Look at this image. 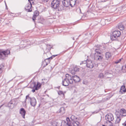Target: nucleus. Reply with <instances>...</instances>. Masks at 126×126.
<instances>
[{
    "label": "nucleus",
    "instance_id": "nucleus-1",
    "mask_svg": "<svg viewBox=\"0 0 126 126\" xmlns=\"http://www.w3.org/2000/svg\"><path fill=\"white\" fill-rule=\"evenodd\" d=\"M60 1L58 0H53L51 2V7L55 9H58L59 10V8L60 7V10H64L62 6H59Z\"/></svg>",
    "mask_w": 126,
    "mask_h": 126
},
{
    "label": "nucleus",
    "instance_id": "nucleus-2",
    "mask_svg": "<svg viewBox=\"0 0 126 126\" xmlns=\"http://www.w3.org/2000/svg\"><path fill=\"white\" fill-rule=\"evenodd\" d=\"M10 53V51L8 50L5 51H0V59H4Z\"/></svg>",
    "mask_w": 126,
    "mask_h": 126
},
{
    "label": "nucleus",
    "instance_id": "nucleus-3",
    "mask_svg": "<svg viewBox=\"0 0 126 126\" xmlns=\"http://www.w3.org/2000/svg\"><path fill=\"white\" fill-rule=\"evenodd\" d=\"M41 86V84L39 83L38 82L36 85L35 82L32 83L30 86L31 88L33 89L32 91L34 93L35 90H38L40 88Z\"/></svg>",
    "mask_w": 126,
    "mask_h": 126
},
{
    "label": "nucleus",
    "instance_id": "nucleus-4",
    "mask_svg": "<svg viewBox=\"0 0 126 126\" xmlns=\"http://www.w3.org/2000/svg\"><path fill=\"white\" fill-rule=\"evenodd\" d=\"M121 35V32L118 31H114L112 33V35L111 36V39L112 40H115Z\"/></svg>",
    "mask_w": 126,
    "mask_h": 126
},
{
    "label": "nucleus",
    "instance_id": "nucleus-5",
    "mask_svg": "<svg viewBox=\"0 0 126 126\" xmlns=\"http://www.w3.org/2000/svg\"><path fill=\"white\" fill-rule=\"evenodd\" d=\"M106 120L110 123H111L110 126H112V123L111 121H112L114 118L112 114L111 113L108 114H107L105 116Z\"/></svg>",
    "mask_w": 126,
    "mask_h": 126
},
{
    "label": "nucleus",
    "instance_id": "nucleus-6",
    "mask_svg": "<svg viewBox=\"0 0 126 126\" xmlns=\"http://www.w3.org/2000/svg\"><path fill=\"white\" fill-rule=\"evenodd\" d=\"M65 77L67 79V81L69 84H72L73 83L74 81L73 76H71L69 74H67L65 75Z\"/></svg>",
    "mask_w": 126,
    "mask_h": 126
},
{
    "label": "nucleus",
    "instance_id": "nucleus-7",
    "mask_svg": "<svg viewBox=\"0 0 126 126\" xmlns=\"http://www.w3.org/2000/svg\"><path fill=\"white\" fill-rule=\"evenodd\" d=\"M86 62V65L87 67L90 68H92L94 66V64L92 61L91 60H87Z\"/></svg>",
    "mask_w": 126,
    "mask_h": 126
},
{
    "label": "nucleus",
    "instance_id": "nucleus-8",
    "mask_svg": "<svg viewBox=\"0 0 126 126\" xmlns=\"http://www.w3.org/2000/svg\"><path fill=\"white\" fill-rule=\"evenodd\" d=\"M62 122L60 120H57L52 124V126H61L62 125Z\"/></svg>",
    "mask_w": 126,
    "mask_h": 126
},
{
    "label": "nucleus",
    "instance_id": "nucleus-9",
    "mask_svg": "<svg viewBox=\"0 0 126 126\" xmlns=\"http://www.w3.org/2000/svg\"><path fill=\"white\" fill-rule=\"evenodd\" d=\"M32 7V3L31 2H30V3L27 4L25 7V10L28 12H31L32 11V9L31 8Z\"/></svg>",
    "mask_w": 126,
    "mask_h": 126
},
{
    "label": "nucleus",
    "instance_id": "nucleus-10",
    "mask_svg": "<svg viewBox=\"0 0 126 126\" xmlns=\"http://www.w3.org/2000/svg\"><path fill=\"white\" fill-rule=\"evenodd\" d=\"M15 103V102L14 100H12L8 103V106L10 108L12 109L14 107Z\"/></svg>",
    "mask_w": 126,
    "mask_h": 126
},
{
    "label": "nucleus",
    "instance_id": "nucleus-11",
    "mask_svg": "<svg viewBox=\"0 0 126 126\" xmlns=\"http://www.w3.org/2000/svg\"><path fill=\"white\" fill-rule=\"evenodd\" d=\"M103 56L101 55H94V59L96 60L100 61L102 59Z\"/></svg>",
    "mask_w": 126,
    "mask_h": 126
},
{
    "label": "nucleus",
    "instance_id": "nucleus-12",
    "mask_svg": "<svg viewBox=\"0 0 126 126\" xmlns=\"http://www.w3.org/2000/svg\"><path fill=\"white\" fill-rule=\"evenodd\" d=\"M62 83V85L64 86H67L68 85L69 83L68 82L67 79H66V77L63 80Z\"/></svg>",
    "mask_w": 126,
    "mask_h": 126
},
{
    "label": "nucleus",
    "instance_id": "nucleus-13",
    "mask_svg": "<svg viewBox=\"0 0 126 126\" xmlns=\"http://www.w3.org/2000/svg\"><path fill=\"white\" fill-rule=\"evenodd\" d=\"M22 117L24 118H25L26 111L23 108H21L19 111Z\"/></svg>",
    "mask_w": 126,
    "mask_h": 126
},
{
    "label": "nucleus",
    "instance_id": "nucleus-14",
    "mask_svg": "<svg viewBox=\"0 0 126 126\" xmlns=\"http://www.w3.org/2000/svg\"><path fill=\"white\" fill-rule=\"evenodd\" d=\"M62 3L63 6L65 7H67L69 6L70 4V2L67 1L65 0H63Z\"/></svg>",
    "mask_w": 126,
    "mask_h": 126
},
{
    "label": "nucleus",
    "instance_id": "nucleus-15",
    "mask_svg": "<svg viewBox=\"0 0 126 126\" xmlns=\"http://www.w3.org/2000/svg\"><path fill=\"white\" fill-rule=\"evenodd\" d=\"M30 102L32 106L34 107L36 105V102L35 99L34 97L32 98V100Z\"/></svg>",
    "mask_w": 126,
    "mask_h": 126
},
{
    "label": "nucleus",
    "instance_id": "nucleus-16",
    "mask_svg": "<svg viewBox=\"0 0 126 126\" xmlns=\"http://www.w3.org/2000/svg\"><path fill=\"white\" fill-rule=\"evenodd\" d=\"M74 81L75 82H79L80 81L79 78L76 75L73 76Z\"/></svg>",
    "mask_w": 126,
    "mask_h": 126
},
{
    "label": "nucleus",
    "instance_id": "nucleus-17",
    "mask_svg": "<svg viewBox=\"0 0 126 126\" xmlns=\"http://www.w3.org/2000/svg\"><path fill=\"white\" fill-rule=\"evenodd\" d=\"M74 71L72 70L71 71V73L72 74H75V72L78 71L79 70V68L75 66L74 68Z\"/></svg>",
    "mask_w": 126,
    "mask_h": 126
},
{
    "label": "nucleus",
    "instance_id": "nucleus-18",
    "mask_svg": "<svg viewBox=\"0 0 126 126\" xmlns=\"http://www.w3.org/2000/svg\"><path fill=\"white\" fill-rule=\"evenodd\" d=\"M122 116H125L126 115V111L124 109H122L119 110Z\"/></svg>",
    "mask_w": 126,
    "mask_h": 126
},
{
    "label": "nucleus",
    "instance_id": "nucleus-19",
    "mask_svg": "<svg viewBox=\"0 0 126 126\" xmlns=\"http://www.w3.org/2000/svg\"><path fill=\"white\" fill-rule=\"evenodd\" d=\"M124 26L122 23H119L118 25V28L121 30H123L125 28Z\"/></svg>",
    "mask_w": 126,
    "mask_h": 126
},
{
    "label": "nucleus",
    "instance_id": "nucleus-20",
    "mask_svg": "<svg viewBox=\"0 0 126 126\" xmlns=\"http://www.w3.org/2000/svg\"><path fill=\"white\" fill-rule=\"evenodd\" d=\"M126 91V90L125 86H122L120 89V93L123 94V92L124 93Z\"/></svg>",
    "mask_w": 126,
    "mask_h": 126
},
{
    "label": "nucleus",
    "instance_id": "nucleus-21",
    "mask_svg": "<svg viewBox=\"0 0 126 126\" xmlns=\"http://www.w3.org/2000/svg\"><path fill=\"white\" fill-rule=\"evenodd\" d=\"M95 53H94V55H101V51L99 49H96L95 50Z\"/></svg>",
    "mask_w": 126,
    "mask_h": 126
},
{
    "label": "nucleus",
    "instance_id": "nucleus-22",
    "mask_svg": "<svg viewBox=\"0 0 126 126\" xmlns=\"http://www.w3.org/2000/svg\"><path fill=\"white\" fill-rule=\"evenodd\" d=\"M76 0H71L70 1V5L72 7H73V6H74L75 4L76 1Z\"/></svg>",
    "mask_w": 126,
    "mask_h": 126
},
{
    "label": "nucleus",
    "instance_id": "nucleus-23",
    "mask_svg": "<svg viewBox=\"0 0 126 126\" xmlns=\"http://www.w3.org/2000/svg\"><path fill=\"white\" fill-rule=\"evenodd\" d=\"M105 57L107 59H108L111 57V55L110 53L109 52H107L105 54Z\"/></svg>",
    "mask_w": 126,
    "mask_h": 126
},
{
    "label": "nucleus",
    "instance_id": "nucleus-24",
    "mask_svg": "<svg viewBox=\"0 0 126 126\" xmlns=\"http://www.w3.org/2000/svg\"><path fill=\"white\" fill-rule=\"evenodd\" d=\"M115 114L116 115L117 117L120 118L122 117L121 114L120 112L119 111H116L115 112Z\"/></svg>",
    "mask_w": 126,
    "mask_h": 126
},
{
    "label": "nucleus",
    "instance_id": "nucleus-25",
    "mask_svg": "<svg viewBox=\"0 0 126 126\" xmlns=\"http://www.w3.org/2000/svg\"><path fill=\"white\" fill-rule=\"evenodd\" d=\"M73 126H80L79 123L78 121H74L73 123Z\"/></svg>",
    "mask_w": 126,
    "mask_h": 126
},
{
    "label": "nucleus",
    "instance_id": "nucleus-26",
    "mask_svg": "<svg viewBox=\"0 0 126 126\" xmlns=\"http://www.w3.org/2000/svg\"><path fill=\"white\" fill-rule=\"evenodd\" d=\"M27 99H28L29 101L30 102L32 100V98H31L29 96V95H28L26 96V99L25 101V102H26Z\"/></svg>",
    "mask_w": 126,
    "mask_h": 126
},
{
    "label": "nucleus",
    "instance_id": "nucleus-27",
    "mask_svg": "<svg viewBox=\"0 0 126 126\" xmlns=\"http://www.w3.org/2000/svg\"><path fill=\"white\" fill-rule=\"evenodd\" d=\"M52 59V57H50L48 58L45 59L44 60L46 61V63L48 64L50 62V59Z\"/></svg>",
    "mask_w": 126,
    "mask_h": 126
},
{
    "label": "nucleus",
    "instance_id": "nucleus-28",
    "mask_svg": "<svg viewBox=\"0 0 126 126\" xmlns=\"http://www.w3.org/2000/svg\"><path fill=\"white\" fill-rule=\"evenodd\" d=\"M60 112L62 113H64L65 112L64 108L63 107L61 108L60 110Z\"/></svg>",
    "mask_w": 126,
    "mask_h": 126
},
{
    "label": "nucleus",
    "instance_id": "nucleus-29",
    "mask_svg": "<svg viewBox=\"0 0 126 126\" xmlns=\"http://www.w3.org/2000/svg\"><path fill=\"white\" fill-rule=\"evenodd\" d=\"M121 120V118L119 117H117L116 119L115 122L116 124H118L119 123Z\"/></svg>",
    "mask_w": 126,
    "mask_h": 126
},
{
    "label": "nucleus",
    "instance_id": "nucleus-30",
    "mask_svg": "<svg viewBox=\"0 0 126 126\" xmlns=\"http://www.w3.org/2000/svg\"><path fill=\"white\" fill-rule=\"evenodd\" d=\"M4 68V66L3 65H0V74L2 72V69Z\"/></svg>",
    "mask_w": 126,
    "mask_h": 126
},
{
    "label": "nucleus",
    "instance_id": "nucleus-31",
    "mask_svg": "<svg viewBox=\"0 0 126 126\" xmlns=\"http://www.w3.org/2000/svg\"><path fill=\"white\" fill-rule=\"evenodd\" d=\"M58 94L59 95H61L63 94V96H64V93L63 92V91H59L58 92Z\"/></svg>",
    "mask_w": 126,
    "mask_h": 126
},
{
    "label": "nucleus",
    "instance_id": "nucleus-32",
    "mask_svg": "<svg viewBox=\"0 0 126 126\" xmlns=\"http://www.w3.org/2000/svg\"><path fill=\"white\" fill-rule=\"evenodd\" d=\"M104 77H105L104 75H103V73H100L99 74L98 77L100 78H102Z\"/></svg>",
    "mask_w": 126,
    "mask_h": 126
},
{
    "label": "nucleus",
    "instance_id": "nucleus-33",
    "mask_svg": "<svg viewBox=\"0 0 126 126\" xmlns=\"http://www.w3.org/2000/svg\"><path fill=\"white\" fill-rule=\"evenodd\" d=\"M46 62V61H45V60H44V61L43 62L42 65L44 67H45L48 64H47Z\"/></svg>",
    "mask_w": 126,
    "mask_h": 126
},
{
    "label": "nucleus",
    "instance_id": "nucleus-34",
    "mask_svg": "<svg viewBox=\"0 0 126 126\" xmlns=\"http://www.w3.org/2000/svg\"><path fill=\"white\" fill-rule=\"evenodd\" d=\"M123 59V58H121V59H119V60H117L116 61H115L114 62V63L116 64L118 63H120V62L121 61V60H122Z\"/></svg>",
    "mask_w": 126,
    "mask_h": 126
},
{
    "label": "nucleus",
    "instance_id": "nucleus-35",
    "mask_svg": "<svg viewBox=\"0 0 126 126\" xmlns=\"http://www.w3.org/2000/svg\"><path fill=\"white\" fill-rule=\"evenodd\" d=\"M39 15V13L38 11H35L34 12V15L36 16H38Z\"/></svg>",
    "mask_w": 126,
    "mask_h": 126
},
{
    "label": "nucleus",
    "instance_id": "nucleus-36",
    "mask_svg": "<svg viewBox=\"0 0 126 126\" xmlns=\"http://www.w3.org/2000/svg\"><path fill=\"white\" fill-rule=\"evenodd\" d=\"M122 70H126V65H124L122 67Z\"/></svg>",
    "mask_w": 126,
    "mask_h": 126
},
{
    "label": "nucleus",
    "instance_id": "nucleus-37",
    "mask_svg": "<svg viewBox=\"0 0 126 126\" xmlns=\"http://www.w3.org/2000/svg\"><path fill=\"white\" fill-rule=\"evenodd\" d=\"M67 125H68V126H72V125L70 121H69L67 122Z\"/></svg>",
    "mask_w": 126,
    "mask_h": 126
},
{
    "label": "nucleus",
    "instance_id": "nucleus-38",
    "mask_svg": "<svg viewBox=\"0 0 126 126\" xmlns=\"http://www.w3.org/2000/svg\"><path fill=\"white\" fill-rule=\"evenodd\" d=\"M37 16H35V15H33V16L32 17V20L34 21L35 19V18Z\"/></svg>",
    "mask_w": 126,
    "mask_h": 126
},
{
    "label": "nucleus",
    "instance_id": "nucleus-39",
    "mask_svg": "<svg viewBox=\"0 0 126 126\" xmlns=\"http://www.w3.org/2000/svg\"><path fill=\"white\" fill-rule=\"evenodd\" d=\"M108 74H109V73L107 71H106L105 72V73L104 75L105 77L107 75H108Z\"/></svg>",
    "mask_w": 126,
    "mask_h": 126
},
{
    "label": "nucleus",
    "instance_id": "nucleus-40",
    "mask_svg": "<svg viewBox=\"0 0 126 126\" xmlns=\"http://www.w3.org/2000/svg\"><path fill=\"white\" fill-rule=\"evenodd\" d=\"M66 120L67 122H69V121H70L69 118L68 117L67 118Z\"/></svg>",
    "mask_w": 126,
    "mask_h": 126
},
{
    "label": "nucleus",
    "instance_id": "nucleus-41",
    "mask_svg": "<svg viewBox=\"0 0 126 126\" xmlns=\"http://www.w3.org/2000/svg\"><path fill=\"white\" fill-rule=\"evenodd\" d=\"M123 125L124 126H126V120L124 123L123 124Z\"/></svg>",
    "mask_w": 126,
    "mask_h": 126
},
{
    "label": "nucleus",
    "instance_id": "nucleus-42",
    "mask_svg": "<svg viewBox=\"0 0 126 126\" xmlns=\"http://www.w3.org/2000/svg\"><path fill=\"white\" fill-rule=\"evenodd\" d=\"M42 0L44 2H47L48 1V0Z\"/></svg>",
    "mask_w": 126,
    "mask_h": 126
},
{
    "label": "nucleus",
    "instance_id": "nucleus-43",
    "mask_svg": "<svg viewBox=\"0 0 126 126\" xmlns=\"http://www.w3.org/2000/svg\"><path fill=\"white\" fill-rule=\"evenodd\" d=\"M57 55H53L52 56V57H52V59L53 57H55L56 56H57Z\"/></svg>",
    "mask_w": 126,
    "mask_h": 126
},
{
    "label": "nucleus",
    "instance_id": "nucleus-44",
    "mask_svg": "<svg viewBox=\"0 0 126 126\" xmlns=\"http://www.w3.org/2000/svg\"><path fill=\"white\" fill-rule=\"evenodd\" d=\"M106 99V100H109L110 99V98H105Z\"/></svg>",
    "mask_w": 126,
    "mask_h": 126
},
{
    "label": "nucleus",
    "instance_id": "nucleus-45",
    "mask_svg": "<svg viewBox=\"0 0 126 126\" xmlns=\"http://www.w3.org/2000/svg\"><path fill=\"white\" fill-rule=\"evenodd\" d=\"M29 2L30 3V2H31V1H32V0H28Z\"/></svg>",
    "mask_w": 126,
    "mask_h": 126
},
{
    "label": "nucleus",
    "instance_id": "nucleus-46",
    "mask_svg": "<svg viewBox=\"0 0 126 126\" xmlns=\"http://www.w3.org/2000/svg\"><path fill=\"white\" fill-rule=\"evenodd\" d=\"M102 126H105V125H102Z\"/></svg>",
    "mask_w": 126,
    "mask_h": 126
},
{
    "label": "nucleus",
    "instance_id": "nucleus-47",
    "mask_svg": "<svg viewBox=\"0 0 126 126\" xmlns=\"http://www.w3.org/2000/svg\"><path fill=\"white\" fill-rule=\"evenodd\" d=\"M73 40H74V37H73Z\"/></svg>",
    "mask_w": 126,
    "mask_h": 126
},
{
    "label": "nucleus",
    "instance_id": "nucleus-48",
    "mask_svg": "<svg viewBox=\"0 0 126 126\" xmlns=\"http://www.w3.org/2000/svg\"><path fill=\"white\" fill-rule=\"evenodd\" d=\"M6 6H7L6 5Z\"/></svg>",
    "mask_w": 126,
    "mask_h": 126
}]
</instances>
